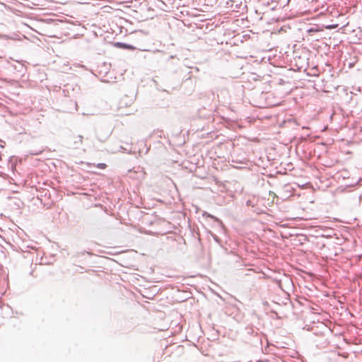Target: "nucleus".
I'll list each match as a JSON object with an SVG mask.
<instances>
[{
  "label": "nucleus",
  "mask_w": 362,
  "mask_h": 362,
  "mask_svg": "<svg viewBox=\"0 0 362 362\" xmlns=\"http://www.w3.org/2000/svg\"><path fill=\"white\" fill-rule=\"evenodd\" d=\"M71 142L70 146L74 149H78L83 144V136L76 135L73 136L71 138Z\"/></svg>",
  "instance_id": "nucleus-1"
},
{
  "label": "nucleus",
  "mask_w": 362,
  "mask_h": 362,
  "mask_svg": "<svg viewBox=\"0 0 362 362\" xmlns=\"http://www.w3.org/2000/svg\"><path fill=\"white\" fill-rule=\"evenodd\" d=\"M115 46L117 47L124 48V49H127L129 50L135 49V47L134 46H132V45H128V44L123 43V42H117V43H115Z\"/></svg>",
  "instance_id": "nucleus-2"
},
{
  "label": "nucleus",
  "mask_w": 362,
  "mask_h": 362,
  "mask_svg": "<svg viewBox=\"0 0 362 362\" xmlns=\"http://www.w3.org/2000/svg\"><path fill=\"white\" fill-rule=\"evenodd\" d=\"M203 216H206V217H209V218L214 219L215 221H217L218 223H221L220 219H218V218H216V216H213L211 214H208L207 212H204Z\"/></svg>",
  "instance_id": "nucleus-3"
},
{
  "label": "nucleus",
  "mask_w": 362,
  "mask_h": 362,
  "mask_svg": "<svg viewBox=\"0 0 362 362\" xmlns=\"http://www.w3.org/2000/svg\"><path fill=\"white\" fill-rule=\"evenodd\" d=\"M0 38H2V39H4V40H7L9 38V37L6 35H1L0 34Z\"/></svg>",
  "instance_id": "nucleus-4"
},
{
  "label": "nucleus",
  "mask_w": 362,
  "mask_h": 362,
  "mask_svg": "<svg viewBox=\"0 0 362 362\" xmlns=\"http://www.w3.org/2000/svg\"><path fill=\"white\" fill-rule=\"evenodd\" d=\"M213 237L216 242H217L218 243H220V239L218 238V237H217L216 235H213Z\"/></svg>",
  "instance_id": "nucleus-5"
},
{
  "label": "nucleus",
  "mask_w": 362,
  "mask_h": 362,
  "mask_svg": "<svg viewBox=\"0 0 362 362\" xmlns=\"http://www.w3.org/2000/svg\"><path fill=\"white\" fill-rule=\"evenodd\" d=\"M105 165H105V163H100V164H99V166H100L101 168H105Z\"/></svg>",
  "instance_id": "nucleus-6"
}]
</instances>
